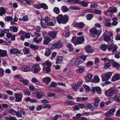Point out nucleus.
<instances>
[{
	"label": "nucleus",
	"mask_w": 120,
	"mask_h": 120,
	"mask_svg": "<svg viewBox=\"0 0 120 120\" xmlns=\"http://www.w3.org/2000/svg\"><path fill=\"white\" fill-rule=\"evenodd\" d=\"M93 13L97 14H100L102 12L100 10L97 9H94L93 10Z\"/></svg>",
	"instance_id": "nucleus-41"
},
{
	"label": "nucleus",
	"mask_w": 120,
	"mask_h": 120,
	"mask_svg": "<svg viewBox=\"0 0 120 120\" xmlns=\"http://www.w3.org/2000/svg\"><path fill=\"white\" fill-rule=\"evenodd\" d=\"M107 31H106L104 33L103 36L104 40L106 42H109L110 40V37L107 35Z\"/></svg>",
	"instance_id": "nucleus-15"
},
{
	"label": "nucleus",
	"mask_w": 120,
	"mask_h": 120,
	"mask_svg": "<svg viewBox=\"0 0 120 120\" xmlns=\"http://www.w3.org/2000/svg\"><path fill=\"white\" fill-rule=\"evenodd\" d=\"M42 80L43 82L48 84L51 81V79L49 77H46L43 78Z\"/></svg>",
	"instance_id": "nucleus-21"
},
{
	"label": "nucleus",
	"mask_w": 120,
	"mask_h": 120,
	"mask_svg": "<svg viewBox=\"0 0 120 120\" xmlns=\"http://www.w3.org/2000/svg\"><path fill=\"white\" fill-rule=\"evenodd\" d=\"M109 10L110 13L111 12L112 13H116L117 11V9L116 7H113L110 10Z\"/></svg>",
	"instance_id": "nucleus-42"
},
{
	"label": "nucleus",
	"mask_w": 120,
	"mask_h": 120,
	"mask_svg": "<svg viewBox=\"0 0 120 120\" xmlns=\"http://www.w3.org/2000/svg\"><path fill=\"white\" fill-rule=\"evenodd\" d=\"M52 52L51 50L48 48H47L46 49V51L45 53V55L47 56H49L50 55Z\"/></svg>",
	"instance_id": "nucleus-31"
},
{
	"label": "nucleus",
	"mask_w": 120,
	"mask_h": 120,
	"mask_svg": "<svg viewBox=\"0 0 120 120\" xmlns=\"http://www.w3.org/2000/svg\"><path fill=\"white\" fill-rule=\"evenodd\" d=\"M111 20L109 19H107L105 20L106 23L105 25L106 26L110 27L112 26V24L110 23Z\"/></svg>",
	"instance_id": "nucleus-18"
},
{
	"label": "nucleus",
	"mask_w": 120,
	"mask_h": 120,
	"mask_svg": "<svg viewBox=\"0 0 120 120\" xmlns=\"http://www.w3.org/2000/svg\"><path fill=\"white\" fill-rule=\"evenodd\" d=\"M84 108H86L87 109H89L92 111H93L95 109V108L90 104H88L86 106H84Z\"/></svg>",
	"instance_id": "nucleus-22"
},
{
	"label": "nucleus",
	"mask_w": 120,
	"mask_h": 120,
	"mask_svg": "<svg viewBox=\"0 0 120 120\" xmlns=\"http://www.w3.org/2000/svg\"><path fill=\"white\" fill-rule=\"evenodd\" d=\"M63 43L60 41H59L57 42L54 43L52 45V47L54 48L59 49L61 48L63 46Z\"/></svg>",
	"instance_id": "nucleus-3"
},
{
	"label": "nucleus",
	"mask_w": 120,
	"mask_h": 120,
	"mask_svg": "<svg viewBox=\"0 0 120 120\" xmlns=\"http://www.w3.org/2000/svg\"><path fill=\"white\" fill-rule=\"evenodd\" d=\"M90 90L92 92L96 91L98 94H101V89L98 86L93 87L90 89Z\"/></svg>",
	"instance_id": "nucleus-10"
},
{
	"label": "nucleus",
	"mask_w": 120,
	"mask_h": 120,
	"mask_svg": "<svg viewBox=\"0 0 120 120\" xmlns=\"http://www.w3.org/2000/svg\"><path fill=\"white\" fill-rule=\"evenodd\" d=\"M98 4L97 3L91 4L90 5V8H96L98 6Z\"/></svg>",
	"instance_id": "nucleus-51"
},
{
	"label": "nucleus",
	"mask_w": 120,
	"mask_h": 120,
	"mask_svg": "<svg viewBox=\"0 0 120 120\" xmlns=\"http://www.w3.org/2000/svg\"><path fill=\"white\" fill-rule=\"evenodd\" d=\"M84 39L83 36L79 37L76 41V44H82L84 41Z\"/></svg>",
	"instance_id": "nucleus-16"
},
{
	"label": "nucleus",
	"mask_w": 120,
	"mask_h": 120,
	"mask_svg": "<svg viewBox=\"0 0 120 120\" xmlns=\"http://www.w3.org/2000/svg\"><path fill=\"white\" fill-rule=\"evenodd\" d=\"M18 112H19L22 115H25V112L23 109L22 108H19V110H18Z\"/></svg>",
	"instance_id": "nucleus-49"
},
{
	"label": "nucleus",
	"mask_w": 120,
	"mask_h": 120,
	"mask_svg": "<svg viewBox=\"0 0 120 120\" xmlns=\"http://www.w3.org/2000/svg\"><path fill=\"white\" fill-rule=\"evenodd\" d=\"M7 56V52L6 50H2L0 54V56L3 57Z\"/></svg>",
	"instance_id": "nucleus-33"
},
{
	"label": "nucleus",
	"mask_w": 120,
	"mask_h": 120,
	"mask_svg": "<svg viewBox=\"0 0 120 120\" xmlns=\"http://www.w3.org/2000/svg\"><path fill=\"white\" fill-rule=\"evenodd\" d=\"M4 69L0 68V77H2L4 75Z\"/></svg>",
	"instance_id": "nucleus-55"
},
{
	"label": "nucleus",
	"mask_w": 120,
	"mask_h": 120,
	"mask_svg": "<svg viewBox=\"0 0 120 120\" xmlns=\"http://www.w3.org/2000/svg\"><path fill=\"white\" fill-rule=\"evenodd\" d=\"M70 9L71 10H79L80 9V8L79 7H75L71 6L70 7Z\"/></svg>",
	"instance_id": "nucleus-59"
},
{
	"label": "nucleus",
	"mask_w": 120,
	"mask_h": 120,
	"mask_svg": "<svg viewBox=\"0 0 120 120\" xmlns=\"http://www.w3.org/2000/svg\"><path fill=\"white\" fill-rule=\"evenodd\" d=\"M6 120H16L15 118L13 117H7L6 118Z\"/></svg>",
	"instance_id": "nucleus-64"
},
{
	"label": "nucleus",
	"mask_w": 120,
	"mask_h": 120,
	"mask_svg": "<svg viewBox=\"0 0 120 120\" xmlns=\"http://www.w3.org/2000/svg\"><path fill=\"white\" fill-rule=\"evenodd\" d=\"M56 19L57 22L59 24H65L68 21L69 17L66 15L63 16L62 14H60L56 17Z\"/></svg>",
	"instance_id": "nucleus-1"
},
{
	"label": "nucleus",
	"mask_w": 120,
	"mask_h": 120,
	"mask_svg": "<svg viewBox=\"0 0 120 120\" xmlns=\"http://www.w3.org/2000/svg\"><path fill=\"white\" fill-rule=\"evenodd\" d=\"M23 51L25 54H27L30 52L29 49L27 48H25L23 49Z\"/></svg>",
	"instance_id": "nucleus-53"
},
{
	"label": "nucleus",
	"mask_w": 120,
	"mask_h": 120,
	"mask_svg": "<svg viewBox=\"0 0 120 120\" xmlns=\"http://www.w3.org/2000/svg\"><path fill=\"white\" fill-rule=\"evenodd\" d=\"M85 49L86 52L88 53L92 52L94 51L92 49L91 47L88 45L86 46Z\"/></svg>",
	"instance_id": "nucleus-17"
},
{
	"label": "nucleus",
	"mask_w": 120,
	"mask_h": 120,
	"mask_svg": "<svg viewBox=\"0 0 120 120\" xmlns=\"http://www.w3.org/2000/svg\"><path fill=\"white\" fill-rule=\"evenodd\" d=\"M41 27L44 28H46L48 26V22H45L44 19H42L41 20Z\"/></svg>",
	"instance_id": "nucleus-12"
},
{
	"label": "nucleus",
	"mask_w": 120,
	"mask_h": 120,
	"mask_svg": "<svg viewBox=\"0 0 120 120\" xmlns=\"http://www.w3.org/2000/svg\"><path fill=\"white\" fill-rule=\"evenodd\" d=\"M57 86V84L56 83L54 82H52V83H51L50 85L49 86V87H55Z\"/></svg>",
	"instance_id": "nucleus-54"
},
{
	"label": "nucleus",
	"mask_w": 120,
	"mask_h": 120,
	"mask_svg": "<svg viewBox=\"0 0 120 120\" xmlns=\"http://www.w3.org/2000/svg\"><path fill=\"white\" fill-rule=\"evenodd\" d=\"M90 32L93 33H94L96 35H99L101 33V31L97 30L95 28H93L90 30Z\"/></svg>",
	"instance_id": "nucleus-14"
},
{
	"label": "nucleus",
	"mask_w": 120,
	"mask_h": 120,
	"mask_svg": "<svg viewBox=\"0 0 120 120\" xmlns=\"http://www.w3.org/2000/svg\"><path fill=\"white\" fill-rule=\"evenodd\" d=\"M57 32L55 31H51L48 33L49 35L52 38L55 39L57 37Z\"/></svg>",
	"instance_id": "nucleus-5"
},
{
	"label": "nucleus",
	"mask_w": 120,
	"mask_h": 120,
	"mask_svg": "<svg viewBox=\"0 0 120 120\" xmlns=\"http://www.w3.org/2000/svg\"><path fill=\"white\" fill-rule=\"evenodd\" d=\"M64 103L65 104L70 105H74L75 103L74 102L71 101H66L64 102Z\"/></svg>",
	"instance_id": "nucleus-39"
},
{
	"label": "nucleus",
	"mask_w": 120,
	"mask_h": 120,
	"mask_svg": "<svg viewBox=\"0 0 120 120\" xmlns=\"http://www.w3.org/2000/svg\"><path fill=\"white\" fill-rule=\"evenodd\" d=\"M113 100L118 102H120V96L118 94H116L113 98Z\"/></svg>",
	"instance_id": "nucleus-26"
},
{
	"label": "nucleus",
	"mask_w": 120,
	"mask_h": 120,
	"mask_svg": "<svg viewBox=\"0 0 120 120\" xmlns=\"http://www.w3.org/2000/svg\"><path fill=\"white\" fill-rule=\"evenodd\" d=\"M11 27L13 32H16L18 31V29L17 27L15 26H12Z\"/></svg>",
	"instance_id": "nucleus-63"
},
{
	"label": "nucleus",
	"mask_w": 120,
	"mask_h": 120,
	"mask_svg": "<svg viewBox=\"0 0 120 120\" xmlns=\"http://www.w3.org/2000/svg\"><path fill=\"white\" fill-rule=\"evenodd\" d=\"M85 70V67L84 66H82L80 67L78 70H76L75 71L76 72H79L80 73H81L84 71Z\"/></svg>",
	"instance_id": "nucleus-29"
},
{
	"label": "nucleus",
	"mask_w": 120,
	"mask_h": 120,
	"mask_svg": "<svg viewBox=\"0 0 120 120\" xmlns=\"http://www.w3.org/2000/svg\"><path fill=\"white\" fill-rule=\"evenodd\" d=\"M82 62L81 59L79 57L76 59L75 64L76 65H78L81 64Z\"/></svg>",
	"instance_id": "nucleus-25"
},
{
	"label": "nucleus",
	"mask_w": 120,
	"mask_h": 120,
	"mask_svg": "<svg viewBox=\"0 0 120 120\" xmlns=\"http://www.w3.org/2000/svg\"><path fill=\"white\" fill-rule=\"evenodd\" d=\"M107 48V46L105 44H102L101 45L100 48V49L103 50H105Z\"/></svg>",
	"instance_id": "nucleus-38"
},
{
	"label": "nucleus",
	"mask_w": 120,
	"mask_h": 120,
	"mask_svg": "<svg viewBox=\"0 0 120 120\" xmlns=\"http://www.w3.org/2000/svg\"><path fill=\"white\" fill-rule=\"evenodd\" d=\"M99 79L98 76H96L94 77L93 80H91V82H94L95 83H97L99 82Z\"/></svg>",
	"instance_id": "nucleus-28"
},
{
	"label": "nucleus",
	"mask_w": 120,
	"mask_h": 120,
	"mask_svg": "<svg viewBox=\"0 0 120 120\" xmlns=\"http://www.w3.org/2000/svg\"><path fill=\"white\" fill-rule=\"evenodd\" d=\"M53 11L56 14H59L60 12L59 8L56 7H55L53 9Z\"/></svg>",
	"instance_id": "nucleus-43"
},
{
	"label": "nucleus",
	"mask_w": 120,
	"mask_h": 120,
	"mask_svg": "<svg viewBox=\"0 0 120 120\" xmlns=\"http://www.w3.org/2000/svg\"><path fill=\"white\" fill-rule=\"evenodd\" d=\"M115 109L113 108L111 109L109 111H108L105 113V115L107 116H109L113 115L114 112H115Z\"/></svg>",
	"instance_id": "nucleus-13"
},
{
	"label": "nucleus",
	"mask_w": 120,
	"mask_h": 120,
	"mask_svg": "<svg viewBox=\"0 0 120 120\" xmlns=\"http://www.w3.org/2000/svg\"><path fill=\"white\" fill-rule=\"evenodd\" d=\"M30 69V68L28 66H24L21 68L22 71L24 72H27L29 71Z\"/></svg>",
	"instance_id": "nucleus-27"
},
{
	"label": "nucleus",
	"mask_w": 120,
	"mask_h": 120,
	"mask_svg": "<svg viewBox=\"0 0 120 120\" xmlns=\"http://www.w3.org/2000/svg\"><path fill=\"white\" fill-rule=\"evenodd\" d=\"M23 91L25 94L27 95H30V93L27 90H24Z\"/></svg>",
	"instance_id": "nucleus-62"
},
{
	"label": "nucleus",
	"mask_w": 120,
	"mask_h": 120,
	"mask_svg": "<svg viewBox=\"0 0 120 120\" xmlns=\"http://www.w3.org/2000/svg\"><path fill=\"white\" fill-rule=\"evenodd\" d=\"M93 10L92 9H87L83 10V11L85 13H93Z\"/></svg>",
	"instance_id": "nucleus-56"
},
{
	"label": "nucleus",
	"mask_w": 120,
	"mask_h": 120,
	"mask_svg": "<svg viewBox=\"0 0 120 120\" xmlns=\"http://www.w3.org/2000/svg\"><path fill=\"white\" fill-rule=\"evenodd\" d=\"M34 7L36 8L40 9L41 8V3L35 4L34 5Z\"/></svg>",
	"instance_id": "nucleus-45"
},
{
	"label": "nucleus",
	"mask_w": 120,
	"mask_h": 120,
	"mask_svg": "<svg viewBox=\"0 0 120 120\" xmlns=\"http://www.w3.org/2000/svg\"><path fill=\"white\" fill-rule=\"evenodd\" d=\"M43 96V92L40 89H37L36 90V96L38 98H42Z\"/></svg>",
	"instance_id": "nucleus-8"
},
{
	"label": "nucleus",
	"mask_w": 120,
	"mask_h": 120,
	"mask_svg": "<svg viewBox=\"0 0 120 120\" xmlns=\"http://www.w3.org/2000/svg\"><path fill=\"white\" fill-rule=\"evenodd\" d=\"M45 63V64L48 66H50L52 65L51 63L48 60L46 61Z\"/></svg>",
	"instance_id": "nucleus-61"
},
{
	"label": "nucleus",
	"mask_w": 120,
	"mask_h": 120,
	"mask_svg": "<svg viewBox=\"0 0 120 120\" xmlns=\"http://www.w3.org/2000/svg\"><path fill=\"white\" fill-rule=\"evenodd\" d=\"M111 64L116 68H119L120 67V65L117 63L115 62L113 60H111L109 61Z\"/></svg>",
	"instance_id": "nucleus-20"
},
{
	"label": "nucleus",
	"mask_w": 120,
	"mask_h": 120,
	"mask_svg": "<svg viewBox=\"0 0 120 120\" xmlns=\"http://www.w3.org/2000/svg\"><path fill=\"white\" fill-rule=\"evenodd\" d=\"M63 60V57L61 56H58L57 58L56 63V64H58L62 61Z\"/></svg>",
	"instance_id": "nucleus-23"
},
{
	"label": "nucleus",
	"mask_w": 120,
	"mask_h": 120,
	"mask_svg": "<svg viewBox=\"0 0 120 120\" xmlns=\"http://www.w3.org/2000/svg\"><path fill=\"white\" fill-rule=\"evenodd\" d=\"M94 104L95 106H97L99 104L100 100L99 98H96L94 100Z\"/></svg>",
	"instance_id": "nucleus-35"
},
{
	"label": "nucleus",
	"mask_w": 120,
	"mask_h": 120,
	"mask_svg": "<svg viewBox=\"0 0 120 120\" xmlns=\"http://www.w3.org/2000/svg\"><path fill=\"white\" fill-rule=\"evenodd\" d=\"M81 4L82 6L85 7H87L88 4L87 3L84 1H81Z\"/></svg>",
	"instance_id": "nucleus-52"
},
{
	"label": "nucleus",
	"mask_w": 120,
	"mask_h": 120,
	"mask_svg": "<svg viewBox=\"0 0 120 120\" xmlns=\"http://www.w3.org/2000/svg\"><path fill=\"white\" fill-rule=\"evenodd\" d=\"M30 47L31 48L33 49L34 50H37L38 48V46L36 45L31 44L30 45Z\"/></svg>",
	"instance_id": "nucleus-46"
},
{
	"label": "nucleus",
	"mask_w": 120,
	"mask_h": 120,
	"mask_svg": "<svg viewBox=\"0 0 120 120\" xmlns=\"http://www.w3.org/2000/svg\"><path fill=\"white\" fill-rule=\"evenodd\" d=\"M105 95L107 97H111L113 95L114 92L110 88L105 92Z\"/></svg>",
	"instance_id": "nucleus-11"
},
{
	"label": "nucleus",
	"mask_w": 120,
	"mask_h": 120,
	"mask_svg": "<svg viewBox=\"0 0 120 120\" xmlns=\"http://www.w3.org/2000/svg\"><path fill=\"white\" fill-rule=\"evenodd\" d=\"M10 52L11 54L14 55L20 54V51L19 50L17 49L14 48L10 49Z\"/></svg>",
	"instance_id": "nucleus-6"
},
{
	"label": "nucleus",
	"mask_w": 120,
	"mask_h": 120,
	"mask_svg": "<svg viewBox=\"0 0 120 120\" xmlns=\"http://www.w3.org/2000/svg\"><path fill=\"white\" fill-rule=\"evenodd\" d=\"M5 10L4 8L1 7L0 8V15L2 16L5 13Z\"/></svg>",
	"instance_id": "nucleus-36"
},
{
	"label": "nucleus",
	"mask_w": 120,
	"mask_h": 120,
	"mask_svg": "<svg viewBox=\"0 0 120 120\" xmlns=\"http://www.w3.org/2000/svg\"><path fill=\"white\" fill-rule=\"evenodd\" d=\"M55 92H63L64 90L62 89L59 88H56L55 89Z\"/></svg>",
	"instance_id": "nucleus-50"
},
{
	"label": "nucleus",
	"mask_w": 120,
	"mask_h": 120,
	"mask_svg": "<svg viewBox=\"0 0 120 120\" xmlns=\"http://www.w3.org/2000/svg\"><path fill=\"white\" fill-rule=\"evenodd\" d=\"M14 77L16 79H19L21 81H22L24 79L22 77L20 76L19 75H17L14 76Z\"/></svg>",
	"instance_id": "nucleus-47"
},
{
	"label": "nucleus",
	"mask_w": 120,
	"mask_h": 120,
	"mask_svg": "<svg viewBox=\"0 0 120 120\" xmlns=\"http://www.w3.org/2000/svg\"><path fill=\"white\" fill-rule=\"evenodd\" d=\"M15 114L18 117H22V114L20 113L19 112H17L16 111Z\"/></svg>",
	"instance_id": "nucleus-60"
},
{
	"label": "nucleus",
	"mask_w": 120,
	"mask_h": 120,
	"mask_svg": "<svg viewBox=\"0 0 120 120\" xmlns=\"http://www.w3.org/2000/svg\"><path fill=\"white\" fill-rule=\"evenodd\" d=\"M71 86L73 89L75 91H77L79 88L78 86L75 83H73L72 84Z\"/></svg>",
	"instance_id": "nucleus-30"
},
{
	"label": "nucleus",
	"mask_w": 120,
	"mask_h": 120,
	"mask_svg": "<svg viewBox=\"0 0 120 120\" xmlns=\"http://www.w3.org/2000/svg\"><path fill=\"white\" fill-rule=\"evenodd\" d=\"M51 39L49 37H48L46 38H45L43 41V43L47 45L51 41Z\"/></svg>",
	"instance_id": "nucleus-24"
},
{
	"label": "nucleus",
	"mask_w": 120,
	"mask_h": 120,
	"mask_svg": "<svg viewBox=\"0 0 120 120\" xmlns=\"http://www.w3.org/2000/svg\"><path fill=\"white\" fill-rule=\"evenodd\" d=\"M31 81L35 83L37 85H39L40 84V82L39 80L35 78H32L31 79Z\"/></svg>",
	"instance_id": "nucleus-34"
},
{
	"label": "nucleus",
	"mask_w": 120,
	"mask_h": 120,
	"mask_svg": "<svg viewBox=\"0 0 120 120\" xmlns=\"http://www.w3.org/2000/svg\"><path fill=\"white\" fill-rule=\"evenodd\" d=\"M93 64V62L91 61H88L86 63V65L87 67L90 66Z\"/></svg>",
	"instance_id": "nucleus-57"
},
{
	"label": "nucleus",
	"mask_w": 120,
	"mask_h": 120,
	"mask_svg": "<svg viewBox=\"0 0 120 120\" xmlns=\"http://www.w3.org/2000/svg\"><path fill=\"white\" fill-rule=\"evenodd\" d=\"M33 67L34 69V72L35 73H38L41 69L38 64L34 65Z\"/></svg>",
	"instance_id": "nucleus-9"
},
{
	"label": "nucleus",
	"mask_w": 120,
	"mask_h": 120,
	"mask_svg": "<svg viewBox=\"0 0 120 120\" xmlns=\"http://www.w3.org/2000/svg\"><path fill=\"white\" fill-rule=\"evenodd\" d=\"M110 88L113 92H114V94H116L117 93L118 91L117 88L115 87H113Z\"/></svg>",
	"instance_id": "nucleus-44"
},
{
	"label": "nucleus",
	"mask_w": 120,
	"mask_h": 120,
	"mask_svg": "<svg viewBox=\"0 0 120 120\" xmlns=\"http://www.w3.org/2000/svg\"><path fill=\"white\" fill-rule=\"evenodd\" d=\"M61 9L62 11L64 12H66L68 11L69 10L68 8L65 6H62L61 8Z\"/></svg>",
	"instance_id": "nucleus-37"
},
{
	"label": "nucleus",
	"mask_w": 120,
	"mask_h": 120,
	"mask_svg": "<svg viewBox=\"0 0 120 120\" xmlns=\"http://www.w3.org/2000/svg\"><path fill=\"white\" fill-rule=\"evenodd\" d=\"M51 70V68L49 67H45L43 68V71L45 73L49 72Z\"/></svg>",
	"instance_id": "nucleus-32"
},
{
	"label": "nucleus",
	"mask_w": 120,
	"mask_h": 120,
	"mask_svg": "<svg viewBox=\"0 0 120 120\" xmlns=\"http://www.w3.org/2000/svg\"><path fill=\"white\" fill-rule=\"evenodd\" d=\"M112 75L111 73L110 72H107L105 74L102 75V81H105L110 79Z\"/></svg>",
	"instance_id": "nucleus-2"
},
{
	"label": "nucleus",
	"mask_w": 120,
	"mask_h": 120,
	"mask_svg": "<svg viewBox=\"0 0 120 120\" xmlns=\"http://www.w3.org/2000/svg\"><path fill=\"white\" fill-rule=\"evenodd\" d=\"M67 46L70 51H72L73 50V48L71 44H68L67 45Z\"/></svg>",
	"instance_id": "nucleus-58"
},
{
	"label": "nucleus",
	"mask_w": 120,
	"mask_h": 120,
	"mask_svg": "<svg viewBox=\"0 0 120 120\" xmlns=\"http://www.w3.org/2000/svg\"><path fill=\"white\" fill-rule=\"evenodd\" d=\"M84 23L83 22H76L73 25V26L81 29L83 28L85 26Z\"/></svg>",
	"instance_id": "nucleus-4"
},
{
	"label": "nucleus",
	"mask_w": 120,
	"mask_h": 120,
	"mask_svg": "<svg viewBox=\"0 0 120 120\" xmlns=\"http://www.w3.org/2000/svg\"><path fill=\"white\" fill-rule=\"evenodd\" d=\"M93 14H87L86 16L87 19V20H90L93 18Z\"/></svg>",
	"instance_id": "nucleus-40"
},
{
	"label": "nucleus",
	"mask_w": 120,
	"mask_h": 120,
	"mask_svg": "<svg viewBox=\"0 0 120 120\" xmlns=\"http://www.w3.org/2000/svg\"><path fill=\"white\" fill-rule=\"evenodd\" d=\"M15 96L16 98L15 101L19 102L21 101L23 95L22 94H15Z\"/></svg>",
	"instance_id": "nucleus-7"
},
{
	"label": "nucleus",
	"mask_w": 120,
	"mask_h": 120,
	"mask_svg": "<svg viewBox=\"0 0 120 120\" xmlns=\"http://www.w3.org/2000/svg\"><path fill=\"white\" fill-rule=\"evenodd\" d=\"M120 76V74H117L113 76L111 79L112 81H115L119 79Z\"/></svg>",
	"instance_id": "nucleus-19"
},
{
	"label": "nucleus",
	"mask_w": 120,
	"mask_h": 120,
	"mask_svg": "<svg viewBox=\"0 0 120 120\" xmlns=\"http://www.w3.org/2000/svg\"><path fill=\"white\" fill-rule=\"evenodd\" d=\"M41 8H42L46 10L48 9V6L45 3H41Z\"/></svg>",
	"instance_id": "nucleus-48"
}]
</instances>
